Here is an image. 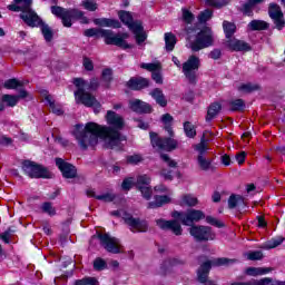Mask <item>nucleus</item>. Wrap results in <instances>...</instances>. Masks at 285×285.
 Returning a JSON list of instances; mask_svg holds the SVG:
<instances>
[{
  "instance_id": "obj_1",
  "label": "nucleus",
  "mask_w": 285,
  "mask_h": 285,
  "mask_svg": "<svg viewBox=\"0 0 285 285\" xmlns=\"http://www.w3.org/2000/svg\"><path fill=\"white\" fill-rule=\"evenodd\" d=\"M71 135L82 150L95 148L99 144V139H104L109 148H117L121 144L119 130L96 122L77 124L73 126Z\"/></svg>"
},
{
  "instance_id": "obj_2",
  "label": "nucleus",
  "mask_w": 285,
  "mask_h": 285,
  "mask_svg": "<svg viewBox=\"0 0 285 285\" xmlns=\"http://www.w3.org/2000/svg\"><path fill=\"white\" fill-rule=\"evenodd\" d=\"M8 9L12 12H21L20 19L30 26L37 28L40 26V30L45 37V41H52V29L41 21V18L32 10V0H16L14 4H9Z\"/></svg>"
},
{
  "instance_id": "obj_3",
  "label": "nucleus",
  "mask_w": 285,
  "mask_h": 285,
  "mask_svg": "<svg viewBox=\"0 0 285 285\" xmlns=\"http://www.w3.org/2000/svg\"><path fill=\"white\" fill-rule=\"evenodd\" d=\"M73 85L77 88L75 91L77 104H82L83 106H87V108H99L97 98L88 92V90H97V88H99V80L97 78L91 79L89 82L82 78H76L73 79Z\"/></svg>"
},
{
  "instance_id": "obj_4",
  "label": "nucleus",
  "mask_w": 285,
  "mask_h": 285,
  "mask_svg": "<svg viewBox=\"0 0 285 285\" xmlns=\"http://www.w3.org/2000/svg\"><path fill=\"white\" fill-rule=\"evenodd\" d=\"M85 37H102L107 46H117L124 50H128L130 45L126 41L128 39V33H116L107 29H87L85 30Z\"/></svg>"
},
{
  "instance_id": "obj_5",
  "label": "nucleus",
  "mask_w": 285,
  "mask_h": 285,
  "mask_svg": "<svg viewBox=\"0 0 285 285\" xmlns=\"http://www.w3.org/2000/svg\"><path fill=\"white\" fill-rule=\"evenodd\" d=\"M190 29L187 30V48H190L193 52H199V50H204V48H209L213 46V31L209 28L203 29L197 33L196 38L193 40L190 37Z\"/></svg>"
},
{
  "instance_id": "obj_6",
  "label": "nucleus",
  "mask_w": 285,
  "mask_h": 285,
  "mask_svg": "<svg viewBox=\"0 0 285 285\" xmlns=\"http://www.w3.org/2000/svg\"><path fill=\"white\" fill-rule=\"evenodd\" d=\"M51 12L55 14V17H59L62 21V26L65 28H71L73 21H81L82 23H88V18H86L82 13V11H79L77 9H63L61 7H51Z\"/></svg>"
},
{
  "instance_id": "obj_7",
  "label": "nucleus",
  "mask_w": 285,
  "mask_h": 285,
  "mask_svg": "<svg viewBox=\"0 0 285 285\" xmlns=\"http://www.w3.org/2000/svg\"><path fill=\"white\" fill-rule=\"evenodd\" d=\"M230 264H235V259L217 258L213 262H205L198 269V282L205 285H217L215 282L208 281V273H210L212 266H230Z\"/></svg>"
},
{
  "instance_id": "obj_8",
  "label": "nucleus",
  "mask_w": 285,
  "mask_h": 285,
  "mask_svg": "<svg viewBox=\"0 0 285 285\" xmlns=\"http://www.w3.org/2000/svg\"><path fill=\"white\" fill-rule=\"evenodd\" d=\"M118 17L120 21L125 23L131 30L136 37L137 43H144L146 41V32L144 31V27L141 22L132 21V14L128 11H119Z\"/></svg>"
},
{
  "instance_id": "obj_9",
  "label": "nucleus",
  "mask_w": 285,
  "mask_h": 285,
  "mask_svg": "<svg viewBox=\"0 0 285 285\" xmlns=\"http://www.w3.org/2000/svg\"><path fill=\"white\" fill-rule=\"evenodd\" d=\"M111 215L122 217L125 224L129 225L131 233H146V230H148V223L146 220H139V218L132 217V215L124 209L112 212Z\"/></svg>"
},
{
  "instance_id": "obj_10",
  "label": "nucleus",
  "mask_w": 285,
  "mask_h": 285,
  "mask_svg": "<svg viewBox=\"0 0 285 285\" xmlns=\"http://www.w3.org/2000/svg\"><path fill=\"white\" fill-rule=\"evenodd\" d=\"M22 170L24 175H27L31 179H49L50 177V171H48V169L30 160H24L22 163Z\"/></svg>"
},
{
  "instance_id": "obj_11",
  "label": "nucleus",
  "mask_w": 285,
  "mask_h": 285,
  "mask_svg": "<svg viewBox=\"0 0 285 285\" xmlns=\"http://www.w3.org/2000/svg\"><path fill=\"white\" fill-rule=\"evenodd\" d=\"M199 66H202V61L195 55L189 56L187 61L183 63V75L189 83H197V70H199Z\"/></svg>"
},
{
  "instance_id": "obj_12",
  "label": "nucleus",
  "mask_w": 285,
  "mask_h": 285,
  "mask_svg": "<svg viewBox=\"0 0 285 285\" xmlns=\"http://www.w3.org/2000/svg\"><path fill=\"white\" fill-rule=\"evenodd\" d=\"M173 217L181 222L184 226H193V224L202 222V219H204L206 215L199 209H188L184 213L175 212L173 214Z\"/></svg>"
},
{
  "instance_id": "obj_13",
  "label": "nucleus",
  "mask_w": 285,
  "mask_h": 285,
  "mask_svg": "<svg viewBox=\"0 0 285 285\" xmlns=\"http://www.w3.org/2000/svg\"><path fill=\"white\" fill-rule=\"evenodd\" d=\"M98 239L107 253H112L114 255L121 253V243L118 238H115L109 234H99Z\"/></svg>"
},
{
  "instance_id": "obj_14",
  "label": "nucleus",
  "mask_w": 285,
  "mask_h": 285,
  "mask_svg": "<svg viewBox=\"0 0 285 285\" xmlns=\"http://www.w3.org/2000/svg\"><path fill=\"white\" fill-rule=\"evenodd\" d=\"M150 141L153 148H157V150H175L177 148V141L173 138H159L156 132H150Z\"/></svg>"
},
{
  "instance_id": "obj_15",
  "label": "nucleus",
  "mask_w": 285,
  "mask_h": 285,
  "mask_svg": "<svg viewBox=\"0 0 285 285\" xmlns=\"http://www.w3.org/2000/svg\"><path fill=\"white\" fill-rule=\"evenodd\" d=\"M191 237L197 242H208V239H215V233L210 227L206 226H193L189 230Z\"/></svg>"
},
{
  "instance_id": "obj_16",
  "label": "nucleus",
  "mask_w": 285,
  "mask_h": 285,
  "mask_svg": "<svg viewBox=\"0 0 285 285\" xmlns=\"http://www.w3.org/2000/svg\"><path fill=\"white\" fill-rule=\"evenodd\" d=\"M155 193H167V195H156L155 202L149 203V208H160V206H164L166 204H170V191H168V188L164 185H158L155 187Z\"/></svg>"
},
{
  "instance_id": "obj_17",
  "label": "nucleus",
  "mask_w": 285,
  "mask_h": 285,
  "mask_svg": "<svg viewBox=\"0 0 285 285\" xmlns=\"http://www.w3.org/2000/svg\"><path fill=\"white\" fill-rule=\"evenodd\" d=\"M136 187L141 193L144 199L153 197V188H150V176L144 174L139 175L136 180Z\"/></svg>"
},
{
  "instance_id": "obj_18",
  "label": "nucleus",
  "mask_w": 285,
  "mask_h": 285,
  "mask_svg": "<svg viewBox=\"0 0 285 285\" xmlns=\"http://www.w3.org/2000/svg\"><path fill=\"white\" fill-rule=\"evenodd\" d=\"M269 17L273 19L277 30H282L284 28V13L282 12V8L278 4L271 3L269 4Z\"/></svg>"
},
{
  "instance_id": "obj_19",
  "label": "nucleus",
  "mask_w": 285,
  "mask_h": 285,
  "mask_svg": "<svg viewBox=\"0 0 285 285\" xmlns=\"http://www.w3.org/2000/svg\"><path fill=\"white\" fill-rule=\"evenodd\" d=\"M56 166L59 168L66 179H72L77 177V168H75V166L71 164L66 163L63 159L57 158Z\"/></svg>"
},
{
  "instance_id": "obj_20",
  "label": "nucleus",
  "mask_w": 285,
  "mask_h": 285,
  "mask_svg": "<svg viewBox=\"0 0 285 285\" xmlns=\"http://www.w3.org/2000/svg\"><path fill=\"white\" fill-rule=\"evenodd\" d=\"M156 224L163 230H171L174 235H181L183 233L181 225L177 220L157 219Z\"/></svg>"
},
{
  "instance_id": "obj_21",
  "label": "nucleus",
  "mask_w": 285,
  "mask_h": 285,
  "mask_svg": "<svg viewBox=\"0 0 285 285\" xmlns=\"http://www.w3.org/2000/svg\"><path fill=\"white\" fill-rule=\"evenodd\" d=\"M227 47L234 52H250V45L237 38H229L227 40Z\"/></svg>"
},
{
  "instance_id": "obj_22",
  "label": "nucleus",
  "mask_w": 285,
  "mask_h": 285,
  "mask_svg": "<svg viewBox=\"0 0 285 285\" xmlns=\"http://www.w3.org/2000/svg\"><path fill=\"white\" fill-rule=\"evenodd\" d=\"M106 121L115 130H121L124 128V117L112 110L107 111Z\"/></svg>"
},
{
  "instance_id": "obj_23",
  "label": "nucleus",
  "mask_w": 285,
  "mask_h": 285,
  "mask_svg": "<svg viewBox=\"0 0 285 285\" xmlns=\"http://www.w3.org/2000/svg\"><path fill=\"white\" fill-rule=\"evenodd\" d=\"M40 95L43 101H46L47 106H49L53 115H58V116L63 115V107H61V105L55 104V99L50 96L48 90H41Z\"/></svg>"
},
{
  "instance_id": "obj_24",
  "label": "nucleus",
  "mask_w": 285,
  "mask_h": 285,
  "mask_svg": "<svg viewBox=\"0 0 285 285\" xmlns=\"http://www.w3.org/2000/svg\"><path fill=\"white\" fill-rule=\"evenodd\" d=\"M129 108L134 112H138V114L153 111V107H150V105H148L139 99L129 100Z\"/></svg>"
},
{
  "instance_id": "obj_25",
  "label": "nucleus",
  "mask_w": 285,
  "mask_h": 285,
  "mask_svg": "<svg viewBox=\"0 0 285 285\" xmlns=\"http://www.w3.org/2000/svg\"><path fill=\"white\" fill-rule=\"evenodd\" d=\"M28 97V91L21 89L19 96H12V95H4L2 96V101L10 106L11 108H14L17 104H19V99H26Z\"/></svg>"
},
{
  "instance_id": "obj_26",
  "label": "nucleus",
  "mask_w": 285,
  "mask_h": 285,
  "mask_svg": "<svg viewBox=\"0 0 285 285\" xmlns=\"http://www.w3.org/2000/svg\"><path fill=\"white\" fill-rule=\"evenodd\" d=\"M232 285H285L284 281H273L271 277L254 279L249 283H234Z\"/></svg>"
},
{
  "instance_id": "obj_27",
  "label": "nucleus",
  "mask_w": 285,
  "mask_h": 285,
  "mask_svg": "<svg viewBox=\"0 0 285 285\" xmlns=\"http://www.w3.org/2000/svg\"><path fill=\"white\" fill-rule=\"evenodd\" d=\"M88 197H95V199H98L99 202H115L117 199V195L112 194V191H107L104 194L96 195L95 190L90 189L87 190Z\"/></svg>"
},
{
  "instance_id": "obj_28",
  "label": "nucleus",
  "mask_w": 285,
  "mask_h": 285,
  "mask_svg": "<svg viewBox=\"0 0 285 285\" xmlns=\"http://www.w3.org/2000/svg\"><path fill=\"white\" fill-rule=\"evenodd\" d=\"M96 26H101L102 28H121V22L115 19L98 18L94 20Z\"/></svg>"
},
{
  "instance_id": "obj_29",
  "label": "nucleus",
  "mask_w": 285,
  "mask_h": 285,
  "mask_svg": "<svg viewBox=\"0 0 285 285\" xmlns=\"http://www.w3.org/2000/svg\"><path fill=\"white\" fill-rule=\"evenodd\" d=\"M127 86L131 90H141L142 88H148V79H145V78H131L127 82Z\"/></svg>"
},
{
  "instance_id": "obj_30",
  "label": "nucleus",
  "mask_w": 285,
  "mask_h": 285,
  "mask_svg": "<svg viewBox=\"0 0 285 285\" xmlns=\"http://www.w3.org/2000/svg\"><path fill=\"white\" fill-rule=\"evenodd\" d=\"M273 268L271 267H248L245 273L249 275V277H258L259 275H268L272 273Z\"/></svg>"
},
{
  "instance_id": "obj_31",
  "label": "nucleus",
  "mask_w": 285,
  "mask_h": 285,
  "mask_svg": "<svg viewBox=\"0 0 285 285\" xmlns=\"http://www.w3.org/2000/svg\"><path fill=\"white\" fill-rule=\"evenodd\" d=\"M222 112V104L214 102L208 107L206 121H213Z\"/></svg>"
},
{
  "instance_id": "obj_32",
  "label": "nucleus",
  "mask_w": 285,
  "mask_h": 285,
  "mask_svg": "<svg viewBox=\"0 0 285 285\" xmlns=\"http://www.w3.org/2000/svg\"><path fill=\"white\" fill-rule=\"evenodd\" d=\"M199 204V199L193 194H185L180 197V206L195 207Z\"/></svg>"
},
{
  "instance_id": "obj_33",
  "label": "nucleus",
  "mask_w": 285,
  "mask_h": 285,
  "mask_svg": "<svg viewBox=\"0 0 285 285\" xmlns=\"http://www.w3.org/2000/svg\"><path fill=\"white\" fill-rule=\"evenodd\" d=\"M150 95L159 106L163 108L167 106L168 101L166 100V96H164V91H161V89H154Z\"/></svg>"
},
{
  "instance_id": "obj_34",
  "label": "nucleus",
  "mask_w": 285,
  "mask_h": 285,
  "mask_svg": "<svg viewBox=\"0 0 285 285\" xmlns=\"http://www.w3.org/2000/svg\"><path fill=\"white\" fill-rule=\"evenodd\" d=\"M194 150L198 154V157H205L206 153H208V142L204 136L200 142L194 145Z\"/></svg>"
},
{
  "instance_id": "obj_35",
  "label": "nucleus",
  "mask_w": 285,
  "mask_h": 285,
  "mask_svg": "<svg viewBox=\"0 0 285 285\" xmlns=\"http://www.w3.org/2000/svg\"><path fill=\"white\" fill-rule=\"evenodd\" d=\"M177 45V37L175 35L167 32L165 33V46L168 52H173L175 50V46Z\"/></svg>"
},
{
  "instance_id": "obj_36",
  "label": "nucleus",
  "mask_w": 285,
  "mask_h": 285,
  "mask_svg": "<svg viewBox=\"0 0 285 285\" xmlns=\"http://www.w3.org/2000/svg\"><path fill=\"white\" fill-rule=\"evenodd\" d=\"M223 30H224L225 37L227 39H233V36L235 35V31L237 30V26H235V23H233V22L224 21Z\"/></svg>"
},
{
  "instance_id": "obj_37",
  "label": "nucleus",
  "mask_w": 285,
  "mask_h": 285,
  "mask_svg": "<svg viewBox=\"0 0 285 285\" xmlns=\"http://www.w3.org/2000/svg\"><path fill=\"white\" fill-rule=\"evenodd\" d=\"M161 121L165 126V130L170 137H173V116H170L169 114H165L161 117Z\"/></svg>"
},
{
  "instance_id": "obj_38",
  "label": "nucleus",
  "mask_w": 285,
  "mask_h": 285,
  "mask_svg": "<svg viewBox=\"0 0 285 285\" xmlns=\"http://www.w3.org/2000/svg\"><path fill=\"white\" fill-rule=\"evenodd\" d=\"M249 30H267L268 23L264 20H253L248 23Z\"/></svg>"
},
{
  "instance_id": "obj_39",
  "label": "nucleus",
  "mask_w": 285,
  "mask_h": 285,
  "mask_svg": "<svg viewBox=\"0 0 285 285\" xmlns=\"http://www.w3.org/2000/svg\"><path fill=\"white\" fill-rule=\"evenodd\" d=\"M197 164L200 170H208L213 166V160L206 158V156H197Z\"/></svg>"
},
{
  "instance_id": "obj_40",
  "label": "nucleus",
  "mask_w": 285,
  "mask_h": 285,
  "mask_svg": "<svg viewBox=\"0 0 285 285\" xmlns=\"http://www.w3.org/2000/svg\"><path fill=\"white\" fill-rule=\"evenodd\" d=\"M184 130L186 137H189V139H193L197 135V129H195V125H193L190 121H186L184 124Z\"/></svg>"
},
{
  "instance_id": "obj_41",
  "label": "nucleus",
  "mask_w": 285,
  "mask_h": 285,
  "mask_svg": "<svg viewBox=\"0 0 285 285\" xmlns=\"http://www.w3.org/2000/svg\"><path fill=\"white\" fill-rule=\"evenodd\" d=\"M254 90H259V86L247 82V83H240L238 86L239 92H254Z\"/></svg>"
},
{
  "instance_id": "obj_42",
  "label": "nucleus",
  "mask_w": 285,
  "mask_h": 285,
  "mask_svg": "<svg viewBox=\"0 0 285 285\" xmlns=\"http://www.w3.org/2000/svg\"><path fill=\"white\" fill-rule=\"evenodd\" d=\"M245 107H246V104H244L243 99H236L229 102V110H232L233 112L239 111Z\"/></svg>"
},
{
  "instance_id": "obj_43",
  "label": "nucleus",
  "mask_w": 285,
  "mask_h": 285,
  "mask_svg": "<svg viewBox=\"0 0 285 285\" xmlns=\"http://www.w3.org/2000/svg\"><path fill=\"white\" fill-rule=\"evenodd\" d=\"M283 243H284V237L278 236V237L273 238L269 242H267L265 245V248H267V249L277 248V246H282Z\"/></svg>"
},
{
  "instance_id": "obj_44",
  "label": "nucleus",
  "mask_w": 285,
  "mask_h": 285,
  "mask_svg": "<svg viewBox=\"0 0 285 285\" xmlns=\"http://www.w3.org/2000/svg\"><path fill=\"white\" fill-rule=\"evenodd\" d=\"M140 68L149 72H157V70H161V65L159 62L141 63Z\"/></svg>"
},
{
  "instance_id": "obj_45",
  "label": "nucleus",
  "mask_w": 285,
  "mask_h": 285,
  "mask_svg": "<svg viewBox=\"0 0 285 285\" xmlns=\"http://www.w3.org/2000/svg\"><path fill=\"white\" fill-rule=\"evenodd\" d=\"M41 209L47 215H50V217H55V215H57V209H55V206H52V203H43L41 205Z\"/></svg>"
},
{
  "instance_id": "obj_46",
  "label": "nucleus",
  "mask_w": 285,
  "mask_h": 285,
  "mask_svg": "<svg viewBox=\"0 0 285 285\" xmlns=\"http://www.w3.org/2000/svg\"><path fill=\"white\" fill-rule=\"evenodd\" d=\"M245 256H246L247 259H249L250 262H257V261L264 258V254L262 253V250L248 252L247 254H245Z\"/></svg>"
},
{
  "instance_id": "obj_47",
  "label": "nucleus",
  "mask_w": 285,
  "mask_h": 285,
  "mask_svg": "<svg viewBox=\"0 0 285 285\" xmlns=\"http://www.w3.org/2000/svg\"><path fill=\"white\" fill-rule=\"evenodd\" d=\"M244 203L242 196L232 195L228 199V208H236L238 204Z\"/></svg>"
},
{
  "instance_id": "obj_48",
  "label": "nucleus",
  "mask_w": 285,
  "mask_h": 285,
  "mask_svg": "<svg viewBox=\"0 0 285 285\" xmlns=\"http://www.w3.org/2000/svg\"><path fill=\"white\" fill-rule=\"evenodd\" d=\"M81 6L89 12H95V10H97V2L95 0H82Z\"/></svg>"
},
{
  "instance_id": "obj_49",
  "label": "nucleus",
  "mask_w": 285,
  "mask_h": 285,
  "mask_svg": "<svg viewBox=\"0 0 285 285\" xmlns=\"http://www.w3.org/2000/svg\"><path fill=\"white\" fill-rule=\"evenodd\" d=\"M21 86H22L21 81L17 79H9L4 82V88H7L8 90H14Z\"/></svg>"
},
{
  "instance_id": "obj_50",
  "label": "nucleus",
  "mask_w": 285,
  "mask_h": 285,
  "mask_svg": "<svg viewBox=\"0 0 285 285\" xmlns=\"http://www.w3.org/2000/svg\"><path fill=\"white\" fill-rule=\"evenodd\" d=\"M76 285H99V281L92 277L78 279L75 282Z\"/></svg>"
},
{
  "instance_id": "obj_51",
  "label": "nucleus",
  "mask_w": 285,
  "mask_h": 285,
  "mask_svg": "<svg viewBox=\"0 0 285 285\" xmlns=\"http://www.w3.org/2000/svg\"><path fill=\"white\" fill-rule=\"evenodd\" d=\"M144 161V157L141 155L135 154L127 157V164H131L134 166H137V164H141Z\"/></svg>"
},
{
  "instance_id": "obj_52",
  "label": "nucleus",
  "mask_w": 285,
  "mask_h": 285,
  "mask_svg": "<svg viewBox=\"0 0 285 285\" xmlns=\"http://www.w3.org/2000/svg\"><path fill=\"white\" fill-rule=\"evenodd\" d=\"M208 6H214L215 8H223V6H227L230 3V0H207Z\"/></svg>"
},
{
  "instance_id": "obj_53",
  "label": "nucleus",
  "mask_w": 285,
  "mask_h": 285,
  "mask_svg": "<svg viewBox=\"0 0 285 285\" xmlns=\"http://www.w3.org/2000/svg\"><path fill=\"white\" fill-rule=\"evenodd\" d=\"M210 17H213V11L207 9L198 16V20L200 23H206V21H208V19H210Z\"/></svg>"
},
{
  "instance_id": "obj_54",
  "label": "nucleus",
  "mask_w": 285,
  "mask_h": 285,
  "mask_svg": "<svg viewBox=\"0 0 285 285\" xmlns=\"http://www.w3.org/2000/svg\"><path fill=\"white\" fill-rule=\"evenodd\" d=\"M257 3H250V0H248L247 3L244 4L243 7V12L247 17H253V7L256 6Z\"/></svg>"
},
{
  "instance_id": "obj_55",
  "label": "nucleus",
  "mask_w": 285,
  "mask_h": 285,
  "mask_svg": "<svg viewBox=\"0 0 285 285\" xmlns=\"http://www.w3.org/2000/svg\"><path fill=\"white\" fill-rule=\"evenodd\" d=\"M95 271H104L106 268V261L102 258H96L94 262Z\"/></svg>"
},
{
  "instance_id": "obj_56",
  "label": "nucleus",
  "mask_w": 285,
  "mask_h": 285,
  "mask_svg": "<svg viewBox=\"0 0 285 285\" xmlns=\"http://www.w3.org/2000/svg\"><path fill=\"white\" fill-rule=\"evenodd\" d=\"M183 19L185 23H193L195 16H193V12H189L187 9H183Z\"/></svg>"
},
{
  "instance_id": "obj_57",
  "label": "nucleus",
  "mask_w": 285,
  "mask_h": 285,
  "mask_svg": "<svg viewBox=\"0 0 285 285\" xmlns=\"http://www.w3.org/2000/svg\"><path fill=\"white\" fill-rule=\"evenodd\" d=\"M163 161H166L167 166L169 168H177V161L170 159V157L167 154H163L161 156Z\"/></svg>"
},
{
  "instance_id": "obj_58",
  "label": "nucleus",
  "mask_w": 285,
  "mask_h": 285,
  "mask_svg": "<svg viewBox=\"0 0 285 285\" xmlns=\"http://www.w3.org/2000/svg\"><path fill=\"white\" fill-rule=\"evenodd\" d=\"M134 184L135 181L132 178H126L121 184V188L122 190H130Z\"/></svg>"
},
{
  "instance_id": "obj_59",
  "label": "nucleus",
  "mask_w": 285,
  "mask_h": 285,
  "mask_svg": "<svg viewBox=\"0 0 285 285\" xmlns=\"http://www.w3.org/2000/svg\"><path fill=\"white\" fill-rule=\"evenodd\" d=\"M177 264H181V261L177 258H169L168 261H165L164 267L169 268V266H177Z\"/></svg>"
},
{
  "instance_id": "obj_60",
  "label": "nucleus",
  "mask_w": 285,
  "mask_h": 285,
  "mask_svg": "<svg viewBox=\"0 0 285 285\" xmlns=\"http://www.w3.org/2000/svg\"><path fill=\"white\" fill-rule=\"evenodd\" d=\"M82 63H83V68L89 71L95 69V65L92 63V60H90V58H85Z\"/></svg>"
},
{
  "instance_id": "obj_61",
  "label": "nucleus",
  "mask_w": 285,
  "mask_h": 285,
  "mask_svg": "<svg viewBox=\"0 0 285 285\" xmlns=\"http://www.w3.org/2000/svg\"><path fill=\"white\" fill-rule=\"evenodd\" d=\"M112 79V70H110V69H105L104 71H102V80L104 81H110Z\"/></svg>"
},
{
  "instance_id": "obj_62",
  "label": "nucleus",
  "mask_w": 285,
  "mask_h": 285,
  "mask_svg": "<svg viewBox=\"0 0 285 285\" xmlns=\"http://www.w3.org/2000/svg\"><path fill=\"white\" fill-rule=\"evenodd\" d=\"M151 78L154 79V81H156L157 83H164V79L161 78V73L159 72V70H156L151 73Z\"/></svg>"
},
{
  "instance_id": "obj_63",
  "label": "nucleus",
  "mask_w": 285,
  "mask_h": 285,
  "mask_svg": "<svg viewBox=\"0 0 285 285\" xmlns=\"http://www.w3.org/2000/svg\"><path fill=\"white\" fill-rule=\"evenodd\" d=\"M236 161H237V164H239V166H242V164H244L246 161V151H242V153L237 154Z\"/></svg>"
},
{
  "instance_id": "obj_64",
  "label": "nucleus",
  "mask_w": 285,
  "mask_h": 285,
  "mask_svg": "<svg viewBox=\"0 0 285 285\" xmlns=\"http://www.w3.org/2000/svg\"><path fill=\"white\" fill-rule=\"evenodd\" d=\"M160 175L164 179H168L169 181L173 180V170L163 169Z\"/></svg>"
}]
</instances>
